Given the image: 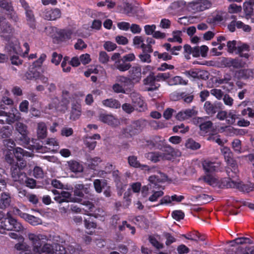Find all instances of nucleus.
<instances>
[{
	"instance_id": "obj_1",
	"label": "nucleus",
	"mask_w": 254,
	"mask_h": 254,
	"mask_svg": "<svg viewBox=\"0 0 254 254\" xmlns=\"http://www.w3.org/2000/svg\"><path fill=\"white\" fill-rule=\"evenodd\" d=\"M34 254H53V246L51 239L41 234L29 233L27 235Z\"/></svg>"
},
{
	"instance_id": "obj_2",
	"label": "nucleus",
	"mask_w": 254,
	"mask_h": 254,
	"mask_svg": "<svg viewBox=\"0 0 254 254\" xmlns=\"http://www.w3.org/2000/svg\"><path fill=\"white\" fill-rule=\"evenodd\" d=\"M203 181L208 185L219 187H225L227 188H238L242 189L243 190L247 191H251L253 190L254 187L250 188H246V185L242 184L241 182L237 181V178H233L229 177L228 178H225L221 181V183L215 176L210 174V173H206V175L203 177Z\"/></svg>"
},
{
	"instance_id": "obj_3",
	"label": "nucleus",
	"mask_w": 254,
	"mask_h": 254,
	"mask_svg": "<svg viewBox=\"0 0 254 254\" xmlns=\"http://www.w3.org/2000/svg\"><path fill=\"white\" fill-rule=\"evenodd\" d=\"M221 151L228 163V166L226 168L228 176L233 178H237L239 172L238 165L232 159V153L230 148L226 146H223Z\"/></svg>"
},
{
	"instance_id": "obj_4",
	"label": "nucleus",
	"mask_w": 254,
	"mask_h": 254,
	"mask_svg": "<svg viewBox=\"0 0 254 254\" xmlns=\"http://www.w3.org/2000/svg\"><path fill=\"white\" fill-rule=\"evenodd\" d=\"M6 49L10 55V60L12 64L19 65L21 64L22 61L19 58L18 55H21V51L19 46L18 41L15 38H12L9 41L7 46Z\"/></svg>"
},
{
	"instance_id": "obj_5",
	"label": "nucleus",
	"mask_w": 254,
	"mask_h": 254,
	"mask_svg": "<svg viewBox=\"0 0 254 254\" xmlns=\"http://www.w3.org/2000/svg\"><path fill=\"white\" fill-rule=\"evenodd\" d=\"M2 229L7 231H11L14 229L17 232H21L24 230V227L16 219L12 218L9 212L6 214V217L1 222L0 225V233L3 234L4 232Z\"/></svg>"
},
{
	"instance_id": "obj_6",
	"label": "nucleus",
	"mask_w": 254,
	"mask_h": 254,
	"mask_svg": "<svg viewBox=\"0 0 254 254\" xmlns=\"http://www.w3.org/2000/svg\"><path fill=\"white\" fill-rule=\"evenodd\" d=\"M166 148L167 150L164 152H149L147 153L145 156L154 163L162 160H170L173 158L174 150L170 145H167Z\"/></svg>"
},
{
	"instance_id": "obj_7",
	"label": "nucleus",
	"mask_w": 254,
	"mask_h": 254,
	"mask_svg": "<svg viewBox=\"0 0 254 254\" xmlns=\"http://www.w3.org/2000/svg\"><path fill=\"white\" fill-rule=\"evenodd\" d=\"M5 109L6 107L4 105H0V117H3L5 118L4 120L0 119V122L1 124H4L5 121L7 124H11L20 119V114L16 108H12L10 112L8 113L1 110H5Z\"/></svg>"
},
{
	"instance_id": "obj_8",
	"label": "nucleus",
	"mask_w": 254,
	"mask_h": 254,
	"mask_svg": "<svg viewBox=\"0 0 254 254\" xmlns=\"http://www.w3.org/2000/svg\"><path fill=\"white\" fill-rule=\"evenodd\" d=\"M211 3L208 0H195L189 2L188 8L193 12H200L209 8Z\"/></svg>"
},
{
	"instance_id": "obj_9",
	"label": "nucleus",
	"mask_w": 254,
	"mask_h": 254,
	"mask_svg": "<svg viewBox=\"0 0 254 254\" xmlns=\"http://www.w3.org/2000/svg\"><path fill=\"white\" fill-rule=\"evenodd\" d=\"M53 192L55 194H58V195L54 197V199L59 203H62L63 202L81 203V199L80 198L72 197L71 193L69 192L62 191L61 193H59L56 190H53Z\"/></svg>"
},
{
	"instance_id": "obj_10",
	"label": "nucleus",
	"mask_w": 254,
	"mask_h": 254,
	"mask_svg": "<svg viewBox=\"0 0 254 254\" xmlns=\"http://www.w3.org/2000/svg\"><path fill=\"white\" fill-rule=\"evenodd\" d=\"M14 32L13 28L5 20H2L0 24V36L6 40H9Z\"/></svg>"
},
{
	"instance_id": "obj_11",
	"label": "nucleus",
	"mask_w": 254,
	"mask_h": 254,
	"mask_svg": "<svg viewBox=\"0 0 254 254\" xmlns=\"http://www.w3.org/2000/svg\"><path fill=\"white\" fill-rule=\"evenodd\" d=\"M130 97L136 110L142 111L146 109V105L139 93L133 91L130 93Z\"/></svg>"
},
{
	"instance_id": "obj_12",
	"label": "nucleus",
	"mask_w": 254,
	"mask_h": 254,
	"mask_svg": "<svg viewBox=\"0 0 254 254\" xmlns=\"http://www.w3.org/2000/svg\"><path fill=\"white\" fill-rule=\"evenodd\" d=\"M128 77L134 84L139 83L142 77L141 66L136 65L131 67L128 71Z\"/></svg>"
},
{
	"instance_id": "obj_13",
	"label": "nucleus",
	"mask_w": 254,
	"mask_h": 254,
	"mask_svg": "<svg viewBox=\"0 0 254 254\" xmlns=\"http://www.w3.org/2000/svg\"><path fill=\"white\" fill-rule=\"evenodd\" d=\"M81 113V99H77L73 101L71 103L70 119L72 120H76L79 118Z\"/></svg>"
},
{
	"instance_id": "obj_14",
	"label": "nucleus",
	"mask_w": 254,
	"mask_h": 254,
	"mask_svg": "<svg viewBox=\"0 0 254 254\" xmlns=\"http://www.w3.org/2000/svg\"><path fill=\"white\" fill-rule=\"evenodd\" d=\"M77 99H80L76 94L72 93L67 89L63 90L61 102L63 105H67L70 102Z\"/></svg>"
},
{
	"instance_id": "obj_15",
	"label": "nucleus",
	"mask_w": 254,
	"mask_h": 254,
	"mask_svg": "<svg viewBox=\"0 0 254 254\" xmlns=\"http://www.w3.org/2000/svg\"><path fill=\"white\" fill-rule=\"evenodd\" d=\"M0 7L6 10L7 14L10 15L11 19L14 21L17 19V16L13 10L10 0H0Z\"/></svg>"
},
{
	"instance_id": "obj_16",
	"label": "nucleus",
	"mask_w": 254,
	"mask_h": 254,
	"mask_svg": "<svg viewBox=\"0 0 254 254\" xmlns=\"http://www.w3.org/2000/svg\"><path fill=\"white\" fill-rule=\"evenodd\" d=\"M202 165L206 173H212L217 170L220 166V163L206 160L203 161Z\"/></svg>"
},
{
	"instance_id": "obj_17",
	"label": "nucleus",
	"mask_w": 254,
	"mask_h": 254,
	"mask_svg": "<svg viewBox=\"0 0 254 254\" xmlns=\"http://www.w3.org/2000/svg\"><path fill=\"white\" fill-rule=\"evenodd\" d=\"M11 177L14 181H18L23 183L25 174L21 172V170L17 167V165L13 164L11 167Z\"/></svg>"
},
{
	"instance_id": "obj_18",
	"label": "nucleus",
	"mask_w": 254,
	"mask_h": 254,
	"mask_svg": "<svg viewBox=\"0 0 254 254\" xmlns=\"http://www.w3.org/2000/svg\"><path fill=\"white\" fill-rule=\"evenodd\" d=\"M156 77L151 75L145 78L143 82L144 85L146 86V90L148 91H153L157 89L159 86V84L156 83Z\"/></svg>"
},
{
	"instance_id": "obj_19",
	"label": "nucleus",
	"mask_w": 254,
	"mask_h": 254,
	"mask_svg": "<svg viewBox=\"0 0 254 254\" xmlns=\"http://www.w3.org/2000/svg\"><path fill=\"white\" fill-rule=\"evenodd\" d=\"M61 13L59 9H46L43 13V16L49 20H55L61 17Z\"/></svg>"
},
{
	"instance_id": "obj_20",
	"label": "nucleus",
	"mask_w": 254,
	"mask_h": 254,
	"mask_svg": "<svg viewBox=\"0 0 254 254\" xmlns=\"http://www.w3.org/2000/svg\"><path fill=\"white\" fill-rule=\"evenodd\" d=\"M99 120L113 127L117 126L120 124L119 120L112 115L101 114L99 117Z\"/></svg>"
},
{
	"instance_id": "obj_21",
	"label": "nucleus",
	"mask_w": 254,
	"mask_h": 254,
	"mask_svg": "<svg viewBox=\"0 0 254 254\" xmlns=\"http://www.w3.org/2000/svg\"><path fill=\"white\" fill-rule=\"evenodd\" d=\"M12 202V197L7 192H2L0 194V209H4L8 207Z\"/></svg>"
},
{
	"instance_id": "obj_22",
	"label": "nucleus",
	"mask_w": 254,
	"mask_h": 254,
	"mask_svg": "<svg viewBox=\"0 0 254 254\" xmlns=\"http://www.w3.org/2000/svg\"><path fill=\"white\" fill-rule=\"evenodd\" d=\"M197 112L194 108L187 109L178 113L176 118L178 120L182 121L187 120L197 114Z\"/></svg>"
},
{
	"instance_id": "obj_23",
	"label": "nucleus",
	"mask_w": 254,
	"mask_h": 254,
	"mask_svg": "<svg viewBox=\"0 0 254 254\" xmlns=\"http://www.w3.org/2000/svg\"><path fill=\"white\" fill-rule=\"evenodd\" d=\"M235 76L238 78H249L254 77V68L242 69L236 72Z\"/></svg>"
},
{
	"instance_id": "obj_24",
	"label": "nucleus",
	"mask_w": 254,
	"mask_h": 254,
	"mask_svg": "<svg viewBox=\"0 0 254 254\" xmlns=\"http://www.w3.org/2000/svg\"><path fill=\"white\" fill-rule=\"evenodd\" d=\"M140 128V122L136 121L131 123V124L128 126L124 129L125 134H134L136 133L139 129Z\"/></svg>"
},
{
	"instance_id": "obj_25",
	"label": "nucleus",
	"mask_w": 254,
	"mask_h": 254,
	"mask_svg": "<svg viewBox=\"0 0 254 254\" xmlns=\"http://www.w3.org/2000/svg\"><path fill=\"white\" fill-rule=\"evenodd\" d=\"M14 249L19 254H32L29 246L26 243H18L14 245Z\"/></svg>"
},
{
	"instance_id": "obj_26",
	"label": "nucleus",
	"mask_w": 254,
	"mask_h": 254,
	"mask_svg": "<svg viewBox=\"0 0 254 254\" xmlns=\"http://www.w3.org/2000/svg\"><path fill=\"white\" fill-rule=\"evenodd\" d=\"M203 119L202 118L194 119V122L199 124L200 129L206 132L212 127V123L210 121L203 123Z\"/></svg>"
},
{
	"instance_id": "obj_27",
	"label": "nucleus",
	"mask_w": 254,
	"mask_h": 254,
	"mask_svg": "<svg viewBox=\"0 0 254 254\" xmlns=\"http://www.w3.org/2000/svg\"><path fill=\"white\" fill-rule=\"evenodd\" d=\"M128 162L130 166L134 168H141L142 170H149V167L146 165H141L135 156H130L128 157Z\"/></svg>"
},
{
	"instance_id": "obj_28",
	"label": "nucleus",
	"mask_w": 254,
	"mask_h": 254,
	"mask_svg": "<svg viewBox=\"0 0 254 254\" xmlns=\"http://www.w3.org/2000/svg\"><path fill=\"white\" fill-rule=\"evenodd\" d=\"M21 218L34 226L42 224V220L40 218L27 213L21 214Z\"/></svg>"
},
{
	"instance_id": "obj_29",
	"label": "nucleus",
	"mask_w": 254,
	"mask_h": 254,
	"mask_svg": "<svg viewBox=\"0 0 254 254\" xmlns=\"http://www.w3.org/2000/svg\"><path fill=\"white\" fill-rule=\"evenodd\" d=\"M67 164L70 170L72 172L80 173L83 171L82 165L76 161L70 160L67 162Z\"/></svg>"
},
{
	"instance_id": "obj_30",
	"label": "nucleus",
	"mask_w": 254,
	"mask_h": 254,
	"mask_svg": "<svg viewBox=\"0 0 254 254\" xmlns=\"http://www.w3.org/2000/svg\"><path fill=\"white\" fill-rule=\"evenodd\" d=\"M116 81L122 84L125 88H127V87L128 86L133 87L134 85L129 77L123 75L118 76L116 78Z\"/></svg>"
},
{
	"instance_id": "obj_31",
	"label": "nucleus",
	"mask_w": 254,
	"mask_h": 254,
	"mask_svg": "<svg viewBox=\"0 0 254 254\" xmlns=\"http://www.w3.org/2000/svg\"><path fill=\"white\" fill-rule=\"evenodd\" d=\"M104 106L111 108L118 109L120 108L121 104L119 101L116 99L110 98L104 100L102 101Z\"/></svg>"
},
{
	"instance_id": "obj_32",
	"label": "nucleus",
	"mask_w": 254,
	"mask_h": 254,
	"mask_svg": "<svg viewBox=\"0 0 254 254\" xmlns=\"http://www.w3.org/2000/svg\"><path fill=\"white\" fill-rule=\"evenodd\" d=\"M17 160L21 161L24 157L31 156V154L20 147L16 148L13 152Z\"/></svg>"
},
{
	"instance_id": "obj_33",
	"label": "nucleus",
	"mask_w": 254,
	"mask_h": 254,
	"mask_svg": "<svg viewBox=\"0 0 254 254\" xmlns=\"http://www.w3.org/2000/svg\"><path fill=\"white\" fill-rule=\"evenodd\" d=\"M115 66L116 68L119 69L120 71H125L130 68L131 64H130L126 63L124 61H122V59L121 60H118L115 62Z\"/></svg>"
},
{
	"instance_id": "obj_34",
	"label": "nucleus",
	"mask_w": 254,
	"mask_h": 254,
	"mask_svg": "<svg viewBox=\"0 0 254 254\" xmlns=\"http://www.w3.org/2000/svg\"><path fill=\"white\" fill-rule=\"evenodd\" d=\"M254 0H246L243 3V9L246 15H250L253 13Z\"/></svg>"
},
{
	"instance_id": "obj_35",
	"label": "nucleus",
	"mask_w": 254,
	"mask_h": 254,
	"mask_svg": "<svg viewBox=\"0 0 254 254\" xmlns=\"http://www.w3.org/2000/svg\"><path fill=\"white\" fill-rule=\"evenodd\" d=\"M144 40L142 37L136 36L133 39V44L136 48L142 49V51H144L145 44L144 43Z\"/></svg>"
},
{
	"instance_id": "obj_36",
	"label": "nucleus",
	"mask_w": 254,
	"mask_h": 254,
	"mask_svg": "<svg viewBox=\"0 0 254 254\" xmlns=\"http://www.w3.org/2000/svg\"><path fill=\"white\" fill-rule=\"evenodd\" d=\"M204 109L209 115H213L216 112V107L210 101H206L204 104Z\"/></svg>"
},
{
	"instance_id": "obj_37",
	"label": "nucleus",
	"mask_w": 254,
	"mask_h": 254,
	"mask_svg": "<svg viewBox=\"0 0 254 254\" xmlns=\"http://www.w3.org/2000/svg\"><path fill=\"white\" fill-rule=\"evenodd\" d=\"M84 192L86 193L88 192L87 188H85L82 184H77L75 185L74 190V194L75 195L83 197Z\"/></svg>"
},
{
	"instance_id": "obj_38",
	"label": "nucleus",
	"mask_w": 254,
	"mask_h": 254,
	"mask_svg": "<svg viewBox=\"0 0 254 254\" xmlns=\"http://www.w3.org/2000/svg\"><path fill=\"white\" fill-rule=\"evenodd\" d=\"M37 134L39 137L44 138L47 135V127L44 123H40L38 124Z\"/></svg>"
},
{
	"instance_id": "obj_39",
	"label": "nucleus",
	"mask_w": 254,
	"mask_h": 254,
	"mask_svg": "<svg viewBox=\"0 0 254 254\" xmlns=\"http://www.w3.org/2000/svg\"><path fill=\"white\" fill-rule=\"evenodd\" d=\"M25 11L26 19L28 24L31 27H34L35 23V18L32 10L30 8L27 10H25Z\"/></svg>"
},
{
	"instance_id": "obj_40",
	"label": "nucleus",
	"mask_w": 254,
	"mask_h": 254,
	"mask_svg": "<svg viewBox=\"0 0 254 254\" xmlns=\"http://www.w3.org/2000/svg\"><path fill=\"white\" fill-rule=\"evenodd\" d=\"M185 146L187 148L192 150L197 149L200 147V145L198 143L191 138L187 140Z\"/></svg>"
},
{
	"instance_id": "obj_41",
	"label": "nucleus",
	"mask_w": 254,
	"mask_h": 254,
	"mask_svg": "<svg viewBox=\"0 0 254 254\" xmlns=\"http://www.w3.org/2000/svg\"><path fill=\"white\" fill-rule=\"evenodd\" d=\"M112 89L116 93H127L129 91L128 88H125L120 83L118 82L113 85Z\"/></svg>"
},
{
	"instance_id": "obj_42",
	"label": "nucleus",
	"mask_w": 254,
	"mask_h": 254,
	"mask_svg": "<svg viewBox=\"0 0 254 254\" xmlns=\"http://www.w3.org/2000/svg\"><path fill=\"white\" fill-rule=\"evenodd\" d=\"M188 81L184 80L181 76H176L170 80L171 85H186Z\"/></svg>"
},
{
	"instance_id": "obj_43",
	"label": "nucleus",
	"mask_w": 254,
	"mask_h": 254,
	"mask_svg": "<svg viewBox=\"0 0 254 254\" xmlns=\"http://www.w3.org/2000/svg\"><path fill=\"white\" fill-rule=\"evenodd\" d=\"M149 241L152 245L157 249H161L163 248V244L160 243L155 236H149Z\"/></svg>"
},
{
	"instance_id": "obj_44",
	"label": "nucleus",
	"mask_w": 254,
	"mask_h": 254,
	"mask_svg": "<svg viewBox=\"0 0 254 254\" xmlns=\"http://www.w3.org/2000/svg\"><path fill=\"white\" fill-rule=\"evenodd\" d=\"M84 143L89 150H92L96 147L97 142L92 138L87 137L84 140Z\"/></svg>"
},
{
	"instance_id": "obj_45",
	"label": "nucleus",
	"mask_w": 254,
	"mask_h": 254,
	"mask_svg": "<svg viewBox=\"0 0 254 254\" xmlns=\"http://www.w3.org/2000/svg\"><path fill=\"white\" fill-rule=\"evenodd\" d=\"M154 141V145L156 146L157 148L161 149V147L164 146L166 147L167 145V144H165V140L160 136H156L153 138Z\"/></svg>"
},
{
	"instance_id": "obj_46",
	"label": "nucleus",
	"mask_w": 254,
	"mask_h": 254,
	"mask_svg": "<svg viewBox=\"0 0 254 254\" xmlns=\"http://www.w3.org/2000/svg\"><path fill=\"white\" fill-rule=\"evenodd\" d=\"M152 195L149 197L150 201H155L157 199L163 195V192L161 190H152Z\"/></svg>"
},
{
	"instance_id": "obj_47",
	"label": "nucleus",
	"mask_w": 254,
	"mask_h": 254,
	"mask_svg": "<svg viewBox=\"0 0 254 254\" xmlns=\"http://www.w3.org/2000/svg\"><path fill=\"white\" fill-rule=\"evenodd\" d=\"M241 6L238 5L235 3L231 4L228 8V11L230 13H237L242 11Z\"/></svg>"
},
{
	"instance_id": "obj_48",
	"label": "nucleus",
	"mask_w": 254,
	"mask_h": 254,
	"mask_svg": "<svg viewBox=\"0 0 254 254\" xmlns=\"http://www.w3.org/2000/svg\"><path fill=\"white\" fill-rule=\"evenodd\" d=\"M138 58L142 63H150L151 62L150 55L144 51H142V53L138 55Z\"/></svg>"
},
{
	"instance_id": "obj_49",
	"label": "nucleus",
	"mask_w": 254,
	"mask_h": 254,
	"mask_svg": "<svg viewBox=\"0 0 254 254\" xmlns=\"http://www.w3.org/2000/svg\"><path fill=\"white\" fill-rule=\"evenodd\" d=\"M136 221L137 222V225L141 228H145L148 225V221L143 216H137L136 218Z\"/></svg>"
},
{
	"instance_id": "obj_50",
	"label": "nucleus",
	"mask_w": 254,
	"mask_h": 254,
	"mask_svg": "<svg viewBox=\"0 0 254 254\" xmlns=\"http://www.w3.org/2000/svg\"><path fill=\"white\" fill-rule=\"evenodd\" d=\"M62 58L63 56L61 54H58L56 52H54L52 54L51 62L55 65H57L60 63Z\"/></svg>"
},
{
	"instance_id": "obj_51",
	"label": "nucleus",
	"mask_w": 254,
	"mask_h": 254,
	"mask_svg": "<svg viewBox=\"0 0 254 254\" xmlns=\"http://www.w3.org/2000/svg\"><path fill=\"white\" fill-rule=\"evenodd\" d=\"M236 119V115L232 111L227 113V116L226 117V121L229 125L233 124Z\"/></svg>"
},
{
	"instance_id": "obj_52",
	"label": "nucleus",
	"mask_w": 254,
	"mask_h": 254,
	"mask_svg": "<svg viewBox=\"0 0 254 254\" xmlns=\"http://www.w3.org/2000/svg\"><path fill=\"white\" fill-rule=\"evenodd\" d=\"M163 179L160 178L159 176H151L149 178V181L151 183L149 184V187L150 190H151L153 188H154V186H156V183L157 182H159L161 181Z\"/></svg>"
},
{
	"instance_id": "obj_53",
	"label": "nucleus",
	"mask_w": 254,
	"mask_h": 254,
	"mask_svg": "<svg viewBox=\"0 0 254 254\" xmlns=\"http://www.w3.org/2000/svg\"><path fill=\"white\" fill-rule=\"evenodd\" d=\"M198 69H191L190 70L186 71L185 74L190 78L198 79Z\"/></svg>"
},
{
	"instance_id": "obj_54",
	"label": "nucleus",
	"mask_w": 254,
	"mask_h": 254,
	"mask_svg": "<svg viewBox=\"0 0 254 254\" xmlns=\"http://www.w3.org/2000/svg\"><path fill=\"white\" fill-rule=\"evenodd\" d=\"M46 144L49 145V149L52 150L57 148L59 146L58 142L55 138H49L47 140Z\"/></svg>"
},
{
	"instance_id": "obj_55",
	"label": "nucleus",
	"mask_w": 254,
	"mask_h": 254,
	"mask_svg": "<svg viewBox=\"0 0 254 254\" xmlns=\"http://www.w3.org/2000/svg\"><path fill=\"white\" fill-rule=\"evenodd\" d=\"M110 59L108 54L104 51L100 52L99 56V60L102 64L107 63Z\"/></svg>"
},
{
	"instance_id": "obj_56",
	"label": "nucleus",
	"mask_w": 254,
	"mask_h": 254,
	"mask_svg": "<svg viewBox=\"0 0 254 254\" xmlns=\"http://www.w3.org/2000/svg\"><path fill=\"white\" fill-rule=\"evenodd\" d=\"M16 130L22 135L26 134L27 127L25 125L21 123H17L16 125Z\"/></svg>"
},
{
	"instance_id": "obj_57",
	"label": "nucleus",
	"mask_w": 254,
	"mask_h": 254,
	"mask_svg": "<svg viewBox=\"0 0 254 254\" xmlns=\"http://www.w3.org/2000/svg\"><path fill=\"white\" fill-rule=\"evenodd\" d=\"M104 184V182H101L99 179H96L94 181V188L98 193H100L102 191V188L103 187V184Z\"/></svg>"
},
{
	"instance_id": "obj_58",
	"label": "nucleus",
	"mask_w": 254,
	"mask_h": 254,
	"mask_svg": "<svg viewBox=\"0 0 254 254\" xmlns=\"http://www.w3.org/2000/svg\"><path fill=\"white\" fill-rule=\"evenodd\" d=\"M184 50L185 57L188 60L190 59V55L192 53V48L189 45L186 44L184 46Z\"/></svg>"
},
{
	"instance_id": "obj_59",
	"label": "nucleus",
	"mask_w": 254,
	"mask_h": 254,
	"mask_svg": "<svg viewBox=\"0 0 254 254\" xmlns=\"http://www.w3.org/2000/svg\"><path fill=\"white\" fill-rule=\"evenodd\" d=\"M122 109L127 114H131L134 110V107L129 103L123 104L122 106Z\"/></svg>"
},
{
	"instance_id": "obj_60",
	"label": "nucleus",
	"mask_w": 254,
	"mask_h": 254,
	"mask_svg": "<svg viewBox=\"0 0 254 254\" xmlns=\"http://www.w3.org/2000/svg\"><path fill=\"white\" fill-rule=\"evenodd\" d=\"M177 251L179 254H187L189 253L190 249L186 245L181 244L177 248Z\"/></svg>"
},
{
	"instance_id": "obj_61",
	"label": "nucleus",
	"mask_w": 254,
	"mask_h": 254,
	"mask_svg": "<svg viewBox=\"0 0 254 254\" xmlns=\"http://www.w3.org/2000/svg\"><path fill=\"white\" fill-rule=\"evenodd\" d=\"M104 48L105 50L109 52L113 51L117 48V45L116 44L107 41L104 44Z\"/></svg>"
},
{
	"instance_id": "obj_62",
	"label": "nucleus",
	"mask_w": 254,
	"mask_h": 254,
	"mask_svg": "<svg viewBox=\"0 0 254 254\" xmlns=\"http://www.w3.org/2000/svg\"><path fill=\"white\" fill-rule=\"evenodd\" d=\"M172 216L176 220H180L184 218V213L181 210H175L172 212Z\"/></svg>"
},
{
	"instance_id": "obj_63",
	"label": "nucleus",
	"mask_w": 254,
	"mask_h": 254,
	"mask_svg": "<svg viewBox=\"0 0 254 254\" xmlns=\"http://www.w3.org/2000/svg\"><path fill=\"white\" fill-rule=\"evenodd\" d=\"M232 147L235 151L240 153L241 150V142L239 139H235L232 142Z\"/></svg>"
},
{
	"instance_id": "obj_64",
	"label": "nucleus",
	"mask_w": 254,
	"mask_h": 254,
	"mask_svg": "<svg viewBox=\"0 0 254 254\" xmlns=\"http://www.w3.org/2000/svg\"><path fill=\"white\" fill-rule=\"evenodd\" d=\"M210 93L218 100L221 99L223 95V92L221 90L219 89H213L211 90Z\"/></svg>"
}]
</instances>
